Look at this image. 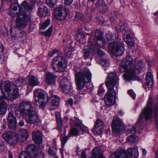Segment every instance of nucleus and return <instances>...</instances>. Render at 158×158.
I'll list each match as a JSON object with an SVG mask.
<instances>
[{"mask_svg":"<svg viewBox=\"0 0 158 158\" xmlns=\"http://www.w3.org/2000/svg\"><path fill=\"white\" fill-rule=\"evenodd\" d=\"M118 114L121 116H123L124 114L123 112L121 110H120L118 112Z\"/></svg>","mask_w":158,"mask_h":158,"instance_id":"64","label":"nucleus"},{"mask_svg":"<svg viewBox=\"0 0 158 158\" xmlns=\"http://www.w3.org/2000/svg\"><path fill=\"white\" fill-rule=\"evenodd\" d=\"M118 83L119 79L115 72L108 73L105 82L108 91L104 97L105 104L107 107H110L115 104L116 91L114 88H117Z\"/></svg>","mask_w":158,"mask_h":158,"instance_id":"3","label":"nucleus"},{"mask_svg":"<svg viewBox=\"0 0 158 158\" xmlns=\"http://www.w3.org/2000/svg\"><path fill=\"white\" fill-rule=\"evenodd\" d=\"M24 35V33L23 32H20L19 34V38H17L18 41H23L21 39L23 37Z\"/></svg>","mask_w":158,"mask_h":158,"instance_id":"56","label":"nucleus"},{"mask_svg":"<svg viewBox=\"0 0 158 158\" xmlns=\"http://www.w3.org/2000/svg\"><path fill=\"white\" fill-rule=\"evenodd\" d=\"M18 136L16 135L17 141L24 142L27 140L28 136V133L25 129H20L18 131Z\"/></svg>","mask_w":158,"mask_h":158,"instance_id":"20","label":"nucleus"},{"mask_svg":"<svg viewBox=\"0 0 158 158\" xmlns=\"http://www.w3.org/2000/svg\"><path fill=\"white\" fill-rule=\"evenodd\" d=\"M99 10L104 13L107 12L108 9L106 4H105V5L102 6L101 9H99Z\"/></svg>","mask_w":158,"mask_h":158,"instance_id":"42","label":"nucleus"},{"mask_svg":"<svg viewBox=\"0 0 158 158\" xmlns=\"http://www.w3.org/2000/svg\"><path fill=\"white\" fill-rule=\"evenodd\" d=\"M65 52L66 56L67 57L70 58L73 55L72 51L70 49H69V50H66Z\"/></svg>","mask_w":158,"mask_h":158,"instance_id":"47","label":"nucleus"},{"mask_svg":"<svg viewBox=\"0 0 158 158\" xmlns=\"http://www.w3.org/2000/svg\"><path fill=\"white\" fill-rule=\"evenodd\" d=\"M122 67L125 73L123 75L124 80L130 81L134 79L135 76L134 68L133 67V60L129 56H126L122 64Z\"/></svg>","mask_w":158,"mask_h":158,"instance_id":"5","label":"nucleus"},{"mask_svg":"<svg viewBox=\"0 0 158 158\" xmlns=\"http://www.w3.org/2000/svg\"><path fill=\"white\" fill-rule=\"evenodd\" d=\"M120 30H122L125 37L124 38L125 42L128 45L132 46L134 45V39L132 36L133 35L132 32L130 31L127 26L123 25L120 27Z\"/></svg>","mask_w":158,"mask_h":158,"instance_id":"14","label":"nucleus"},{"mask_svg":"<svg viewBox=\"0 0 158 158\" xmlns=\"http://www.w3.org/2000/svg\"><path fill=\"white\" fill-rule=\"evenodd\" d=\"M103 124V122L100 119H98L95 122L94 127H102Z\"/></svg>","mask_w":158,"mask_h":158,"instance_id":"40","label":"nucleus"},{"mask_svg":"<svg viewBox=\"0 0 158 158\" xmlns=\"http://www.w3.org/2000/svg\"><path fill=\"white\" fill-rule=\"evenodd\" d=\"M7 118H15L13 114L11 113H9L8 114Z\"/></svg>","mask_w":158,"mask_h":158,"instance_id":"57","label":"nucleus"},{"mask_svg":"<svg viewBox=\"0 0 158 158\" xmlns=\"http://www.w3.org/2000/svg\"><path fill=\"white\" fill-rule=\"evenodd\" d=\"M138 156V150L136 148H129L127 151L120 149L111 155L113 158H136Z\"/></svg>","mask_w":158,"mask_h":158,"instance_id":"7","label":"nucleus"},{"mask_svg":"<svg viewBox=\"0 0 158 158\" xmlns=\"http://www.w3.org/2000/svg\"><path fill=\"white\" fill-rule=\"evenodd\" d=\"M9 127L13 130H15L16 127L17 121L16 119H9Z\"/></svg>","mask_w":158,"mask_h":158,"instance_id":"29","label":"nucleus"},{"mask_svg":"<svg viewBox=\"0 0 158 158\" xmlns=\"http://www.w3.org/2000/svg\"><path fill=\"white\" fill-rule=\"evenodd\" d=\"M92 38L91 37L89 39L88 45L85 46L84 48L83 56L85 59L89 58L90 56V52L95 49V46L94 44H92Z\"/></svg>","mask_w":158,"mask_h":158,"instance_id":"18","label":"nucleus"},{"mask_svg":"<svg viewBox=\"0 0 158 158\" xmlns=\"http://www.w3.org/2000/svg\"><path fill=\"white\" fill-rule=\"evenodd\" d=\"M8 157L9 158H12L13 155L12 153L11 152H9Z\"/></svg>","mask_w":158,"mask_h":158,"instance_id":"62","label":"nucleus"},{"mask_svg":"<svg viewBox=\"0 0 158 158\" xmlns=\"http://www.w3.org/2000/svg\"><path fill=\"white\" fill-rule=\"evenodd\" d=\"M4 49L2 45H0V59L3 58L4 56Z\"/></svg>","mask_w":158,"mask_h":158,"instance_id":"43","label":"nucleus"},{"mask_svg":"<svg viewBox=\"0 0 158 158\" xmlns=\"http://www.w3.org/2000/svg\"><path fill=\"white\" fill-rule=\"evenodd\" d=\"M19 109L21 114L28 116L29 118H38L36 111H33L31 105L28 102H23L19 105Z\"/></svg>","mask_w":158,"mask_h":158,"instance_id":"10","label":"nucleus"},{"mask_svg":"<svg viewBox=\"0 0 158 158\" xmlns=\"http://www.w3.org/2000/svg\"><path fill=\"white\" fill-rule=\"evenodd\" d=\"M111 127L113 133L116 135L122 134L125 129L124 124L121 119L113 120Z\"/></svg>","mask_w":158,"mask_h":158,"instance_id":"12","label":"nucleus"},{"mask_svg":"<svg viewBox=\"0 0 158 158\" xmlns=\"http://www.w3.org/2000/svg\"><path fill=\"white\" fill-rule=\"evenodd\" d=\"M136 131V127L135 126L132 127L131 129H127L126 131V134L128 135L127 139V141L131 144L135 143L138 141V138L135 135Z\"/></svg>","mask_w":158,"mask_h":158,"instance_id":"17","label":"nucleus"},{"mask_svg":"<svg viewBox=\"0 0 158 158\" xmlns=\"http://www.w3.org/2000/svg\"><path fill=\"white\" fill-rule=\"evenodd\" d=\"M34 97L35 105L40 108H43L45 106L49 100L47 94L40 89H36L34 91Z\"/></svg>","mask_w":158,"mask_h":158,"instance_id":"8","label":"nucleus"},{"mask_svg":"<svg viewBox=\"0 0 158 158\" xmlns=\"http://www.w3.org/2000/svg\"><path fill=\"white\" fill-rule=\"evenodd\" d=\"M3 138L10 144H13L17 142L16 134L12 131H5L2 135Z\"/></svg>","mask_w":158,"mask_h":158,"instance_id":"16","label":"nucleus"},{"mask_svg":"<svg viewBox=\"0 0 158 158\" xmlns=\"http://www.w3.org/2000/svg\"><path fill=\"white\" fill-rule=\"evenodd\" d=\"M27 154L25 155L23 158H44V154L40 151L38 148L35 145H29L27 149ZM22 154L20 153L19 158H22Z\"/></svg>","mask_w":158,"mask_h":158,"instance_id":"11","label":"nucleus"},{"mask_svg":"<svg viewBox=\"0 0 158 158\" xmlns=\"http://www.w3.org/2000/svg\"><path fill=\"white\" fill-rule=\"evenodd\" d=\"M105 92V90L102 88V85H100L98 90V94L100 96H102V94Z\"/></svg>","mask_w":158,"mask_h":158,"instance_id":"44","label":"nucleus"},{"mask_svg":"<svg viewBox=\"0 0 158 158\" xmlns=\"http://www.w3.org/2000/svg\"><path fill=\"white\" fill-rule=\"evenodd\" d=\"M93 130L94 132H96L98 134H102L103 130V127H94Z\"/></svg>","mask_w":158,"mask_h":158,"instance_id":"38","label":"nucleus"},{"mask_svg":"<svg viewBox=\"0 0 158 158\" xmlns=\"http://www.w3.org/2000/svg\"><path fill=\"white\" fill-rule=\"evenodd\" d=\"M90 158H105L102 154L100 152L99 148L95 147L92 150V156Z\"/></svg>","mask_w":158,"mask_h":158,"instance_id":"25","label":"nucleus"},{"mask_svg":"<svg viewBox=\"0 0 158 158\" xmlns=\"http://www.w3.org/2000/svg\"><path fill=\"white\" fill-rule=\"evenodd\" d=\"M73 100L72 98H69L67 102L66 103V105L67 106H69L71 105L72 106L73 105Z\"/></svg>","mask_w":158,"mask_h":158,"instance_id":"53","label":"nucleus"},{"mask_svg":"<svg viewBox=\"0 0 158 158\" xmlns=\"http://www.w3.org/2000/svg\"><path fill=\"white\" fill-rule=\"evenodd\" d=\"M155 121L156 127L158 129V119H156Z\"/></svg>","mask_w":158,"mask_h":158,"instance_id":"61","label":"nucleus"},{"mask_svg":"<svg viewBox=\"0 0 158 158\" xmlns=\"http://www.w3.org/2000/svg\"><path fill=\"white\" fill-rule=\"evenodd\" d=\"M76 37L77 38V40L81 41V40H84L85 37V35L83 33H78L76 35Z\"/></svg>","mask_w":158,"mask_h":158,"instance_id":"41","label":"nucleus"},{"mask_svg":"<svg viewBox=\"0 0 158 158\" xmlns=\"http://www.w3.org/2000/svg\"><path fill=\"white\" fill-rule=\"evenodd\" d=\"M97 55L99 57H102L105 55V53L102 50L98 49L97 52Z\"/></svg>","mask_w":158,"mask_h":158,"instance_id":"46","label":"nucleus"},{"mask_svg":"<svg viewBox=\"0 0 158 158\" xmlns=\"http://www.w3.org/2000/svg\"><path fill=\"white\" fill-rule=\"evenodd\" d=\"M68 12L62 6L57 7L54 11V17L57 20H62L65 19L67 16Z\"/></svg>","mask_w":158,"mask_h":158,"instance_id":"15","label":"nucleus"},{"mask_svg":"<svg viewBox=\"0 0 158 158\" xmlns=\"http://www.w3.org/2000/svg\"><path fill=\"white\" fill-rule=\"evenodd\" d=\"M57 123L58 128L59 130H60L63 124L62 119H57Z\"/></svg>","mask_w":158,"mask_h":158,"instance_id":"48","label":"nucleus"},{"mask_svg":"<svg viewBox=\"0 0 158 158\" xmlns=\"http://www.w3.org/2000/svg\"><path fill=\"white\" fill-rule=\"evenodd\" d=\"M2 92H6L8 98L11 100L16 99L18 97L19 93L17 86L9 81H6L2 86L1 87Z\"/></svg>","mask_w":158,"mask_h":158,"instance_id":"6","label":"nucleus"},{"mask_svg":"<svg viewBox=\"0 0 158 158\" xmlns=\"http://www.w3.org/2000/svg\"><path fill=\"white\" fill-rule=\"evenodd\" d=\"M98 22L99 24H102L105 23V20L103 19H99Z\"/></svg>","mask_w":158,"mask_h":158,"instance_id":"58","label":"nucleus"},{"mask_svg":"<svg viewBox=\"0 0 158 158\" xmlns=\"http://www.w3.org/2000/svg\"><path fill=\"white\" fill-rule=\"evenodd\" d=\"M83 17V14L79 12H76V14L74 18L75 20L78 21L82 19Z\"/></svg>","mask_w":158,"mask_h":158,"instance_id":"39","label":"nucleus"},{"mask_svg":"<svg viewBox=\"0 0 158 158\" xmlns=\"http://www.w3.org/2000/svg\"><path fill=\"white\" fill-rule=\"evenodd\" d=\"M154 116L155 118H158V105H156L155 107Z\"/></svg>","mask_w":158,"mask_h":158,"instance_id":"45","label":"nucleus"},{"mask_svg":"<svg viewBox=\"0 0 158 158\" xmlns=\"http://www.w3.org/2000/svg\"><path fill=\"white\" fill-rule=\"evenodd\" d=\"M94 35H95V38H94L93 35H91L92 38V41L93 44L95 46L97 45H99L98 41H102L103 45H105L106 43L108 44V48L109 50L112 53L116 56H122L124 52V44L121 41L117 42H114L113 36L110 34L106 35V41L104 39L103 34L99 30H97Z\"/></svg>","mask_w":158,"mask_h":158,"instance_id":"2","label":"nucleus"},{"mask_svg":"<svg viewBox=\"0 0 158 158\" xmlns=\"http://www.w3.org/2000/svg\"><path fill=\"white\" fill-rule=\"evenodd\" d=\"M99 62L102 67H108L110 65V61L108 59H103L99 60Z\"/></svg>","mask_w":158,"mask_h":158,"instance_id":"32","label":"nucleus"},{"mask_svg":"<svg viewBox=\"0 0 158 158\" xmlns=\"http://www.w3.org/2000/svg\"><path fill=\"white\" fill-rule=\"evenodd\" d=\"M52 101L49 106V109L51 110H54L56 109L59 105V98L56 95H54L51 98Z\"/></svg>","mask_w":158,"mask_h":158,"instance_id":"24","label":"nucleus"},{"mask_svg":"<svg viewBox=\"0 0 158 158\" xmlns=\"http://www.w3.org/2000/svg\"><path fill=\"white\" fill-rule=\"evenodd\" d=\"M128 94L133 99L135 98L136 95L133 91L132 90H129L128 91Z\"/></svg>","mask_w":158,"mask_h":158,"instance_id":"49","label":"nucleus"},{"mask_svg":"<svg viewBox=\"0 0 158 158\" xmlns=\"http://www.w3.org/2000/svg\"><path fill=\"white\" fill-rule=\"evenodd\" d=\"M67 66V61L66 58L60 56L55 57L52 61L51 65L52 69L58 72L65 71Z\"/></svg>","mask_w":158,"mask_h":158,"instance_id":"9","label":"nucleus"},{"mask_svg":"<svg viewBox=\"0 0 158 158\" xmlns=\"http://www.w3.org/2000/svg\"><path fill=\"white\" fill-rule=\"evenodd\" d=\"M10 33L11 35V39L12 40H16V34L13 33V29H11L10 30Z\"/></svg>","mask_w":158,"mask_h":158,"instance_id":"50","label":"nucleus"},{"mask_svg":"<svg viewBox=\"0 0 158 158\" xmlns=\"http://www.w3.org/2000/svg\"><path fill=\"white\" fill-rule=\"evenodd\" d=\"M55 115L56 118H61L60 114L59 112H56L55 113Z\"/></svg>","mask_w":158,"mask_h":158,"instance_id":"59","label":"nucleus"},{"mask_svg":"<svg viewBox=\"0 0 158 158\" xmlns=\"http://www.w3.org/2000/svg\"><path fill=\"white\" fill-rule=\"evenodd\" d=\"M35 119H26V122L31 124H33L35 122Z\"/></svg>","mask_w":158,"mask_h":158,"instance_id":"55","label":"nucleus"},{"mask_svg":"<svg viewBox=\"0 0 158 158\" xmlns=\"http://www.w3.org/2000/svg\"><path fill=\"white\" fill-rule=\"evenodd\" d=\"M35 3L36 2L35 0L31 1L29 4L24 1L21 6H19L18 3H14L9 8V15L13 17L17 16L16 24L17 27L20 29L25 28L29 19L28 16L23 8L27 10H31Z\"/></svg>","mask_w":158,"mask_h":158,"instance_id":"1","label":"nucleus"},{"mask_svg":"<svg viewBox=\"0 0 158 158\" xmlns=\"http://www.w3.org/2000/svg\"><path fill=\"white\" fill-rule=\"evenodd\" d=\"M143 123H141V121L140 120L138 121L136 123L135 126H137V128H139V127H143V126L142 125Z\"/></svg>","mask_w":158,"mask_h":158,"instance_id":"52","label":"nucleus"},{"mask_svg":"<svg viewBox=\"0 0 158 158\" xmlns=\"http://www.w3.org/2000/svg\"><path fill=\"white\" fill-rule=\"evenodd\" d=\"M28 84L29 85L32 87H34L39 85L40 82L36 77L32 76L29 78Z\"/></svg>","mask_w":158,"mask_h":158,"instance_id":"28","label":"nucleus"},{"mask_svg":"<svg viewBox=\"0 0 158 158\" xmlns=\"http://www.w3.org/2000/svg\"><path fill=\"white\" fill-rule=\"evenodd\" d=\"M48 14V10L47 6L42 4L38 10V15L40 17H45Z\"/></svg>","mask_w":158,"mask_h":158,"instance_id":"23","label":"nucleus"},{"mask_svg":"<svg viewBox=\"0 0 158 158\" xmlns=\"http://www.w3.org/2000/svg\"><path fill=\"white\" fill-rule=\"evenodd\" d=\"M53 30V27L51 26L45 32L42 33V34L46 36H50L52 33Z\"/></svg>","mask_w":158,"mask_h":158,"instance_id":"33","label":"nucleus"},{"mask_svg":"<svg viewBox=\"0 0 158 158\" xmlns=\"http://www.w3.org/2000/svg\"><path fill=\"white\" fill-rule=\"evenodd\" d=\"M54 55V54H53V53L52 51L50 52H49L48 53V55L50 57Z\"/></svg>","mask_w":158,"mask_h":158,"instance_id":"63","label":"nucleus"},{"mask_svg":"<svg viewBox=\"0 0 158 158\" xmlns=\"http://www.w3.org/2000/svg\"><path fill=\"white\" fill-rule=\"evenodd\" d=\"M73 0H64V4L67 6H69L72 4Z\"/></svg>","mask_w":158,"mask_h":158,"instance_id":"51","label":"nucleus"},{"mask_svg":"<svg viewBox=\"0 0 158 158\" xmlns=\"http://www.w3.org/2000/svg\"><path fill=\"white\" fill-rule=\"evenodd\" d=\"M60 85L62 91L65 93H68L72 89L70 81L66 78L64 79L61 81Z\"/></svg>","mask_w":158,"mask_h":158,"instance_id":"19","label":"nucleus"},{"mask_svg":"<svg viewBox=\"0 0 158 158\" xmlns=\"http://www.w3.org/2000/svg\"><path fill=\"white\" fill-rule=\"evenodd\" d=\"M48 153V154L51 156H52L55 155L54 152L50 148L49 149Z\"/></svg>","mask_w":158,"mask_h":158,"instance_id":"54","label":"nucleus"},{"mask_svg":"<svg viewBox=\"0 0 158 158\" xmlns=\"http://www.w3.org/2000/svg\"><path fill=\"white\" fill-rule=\"evenodd\" d=\"M105 4L103 0H98L96 4V6L99 10L101 9L102 6Z\"/></svg>","mask_w":158,"mask_h":158,"instance_id":"37","label":"nucleus"},{"mask_svg":"<svg viewBox=\"0 0 158 158\" xmlns=\"http://www.w3.org/2000/svg\"><path fill=\"white\" fill-rule=\"evenodd\" d=\"M79 130L76 127L71 128L69 134V137L77 136L79 135Z\"/></svg>","mask_w":158,"mask_h":158,"instance_id":"30","label":"nucleus"},{"mask_svg":"<svg viewBox=\"0 0 158 158\" xmlns=\"http://www.w3.org/2000/svg\"><path fill=\"white\" fill-rule=\"evenodd\" d=\"M69 137V135L68 136H64L62 138H61V146L62 148V149L64 148L65 146V144L66 143L68 138Z\"/></svg>","mask_w":158,"mask_h":158,"instance_id":"35","label":"nucleus"},{"mask_svg":"<svg viewBox=\"0 0 158 158\" xmlns=\"http://www.w3.org/2000/svg\"><path fill=\"white\" fill-rule=\"evenodd\" d=\"M19 125L21 127L23 126L24 125V123L23 121L21 120L20 122H19Z\"/></svg>","mask_w":158,"mask_h":158,"instance_id":"60","label":"nucleus"},{"mask_svg":"<svg viewBox=\"0 0 158 158\" xmlns=\"http://www.w3.org/2000/svg\"><path fill=\"white\" fill-rule=\"evenodd\" d=\"M75 70L76 83L79 92L80 94H84L85 91L82 92L81 91L85 86V84L89 82L91 79V74L90 71L87 68L75 67Z\"/></svg>","mask_w":158,"mask_h":158,"instance_id":"4","label":"nucleus"},{"mask_svg":"<svg viewBox=\"0 0 158 158\" xmlns=\"http://www.w3.org/2000/svg\"><path fill=\"white\" fill-rule=\"evenodd\" d=\"M56 76L53 73L50 72L46 73L45 81L47 84L54 85L56 83Z\"/></svg>","mask_w":158,"mask_h":158,"instance_id":"21","label":"nucleus"},{"mask_svg":"<svg viewBox=\"0 0 158 158\" xmlns=\"http://www.w3.org/2000/svg\"><path fill=\"white\" fill-rule=\"evenodd\" d=\"M6 96L3 94L0 96V115L4 114L7 109V104L4 101L7 99Z\"/></svg>","mask_w":158,"mask_h":158,"instance_id":"22","label":"nucleus"},{"mask_svg":"<svg viewBox=\"0 0 158 158\" xmlns=\"http://www.w3.org/2000/svg\"><path fill=\"white\" fill-rule=\"evenodd\" d=\"M34 142L37 144H40L42 140V135L40 132L38 131L34 132L32 135Z\"/></svg>","mask_w":158,"mask_h":158,"instance_id":"26","label":"nucleus"},{"mask_svg":"<svg viewBox=\"0 0 158 158\" xmlns=\"http://www.w3.org/2000/svg\"><path fill=\"white\" fill-rule=\"evenodd\" d=\"M152 117V104L151 100L149 99L146 106L142 110L138 118H151Z\"/></svg>","mask_w":158,"mask_h":158,"instance_id":"13","label":"nucleus"},{"mask_svg":"<svg viewBox=\"0 0 158 158\" xmlns=\"http://www.w3.org/2000/svg\"><path fill=\"white\" fill-rule=\"evenodd\" d=\"M58 0H46L47 4L50 7H53Z\"/></svg>","mask_w":158,"mask_h":158,"instance_id":"36","label":"nucleus"},{"mask_svg":"<svg viewBox=\"0 0 158 158\" xmlns=\"http://www.w3.org/2000/svg\"><path fill=\"white\" fill-rule=\"evenodd\" d=\"M146 84L149 88H151L154 84L152 74L148 73L146 75Z\"/></svg>","mask_w":158,"mask_h":158,"instance_id":"27","label":"nucleus"},{"mask_svg":"<svg viewBox=\"0 0 158 158\" xmlns=\"http://www.w3.org/2000/svg\"><path fill=\"white\" fill-rule=\"evenodd\" d=\"M50 24V19H47L41 25V28L42 29H45Z\"/></svg>","mask_w":158,"mask_h":158,"instance_id":"34","label":"nucleus"},{"mask_svg":"<svg viewBox=\"0 0 158 158\" xmlns=\"http://www.w3.org/2000/svg\"><path fill=\"white\" fill-rule=\"evenodd\" d=\"M134 68L139 72L142 71L144 68L143 62L141 61L138 62L135 65Z\"/></svg>","mask_w":158,"mask_h":158,"instance_id":"31","label":"nucleus"}]
</instances>
